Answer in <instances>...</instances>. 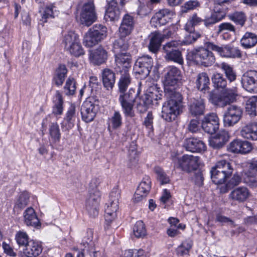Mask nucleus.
<instances>
[{"label": "nucleus", "mask_w": 257, "mask_h": 257, "mask_svg": "<svg viewBox=\"0 0 257 257\" xmlns=\"http://www.w3.org/2000/svg\"><path fill=\"white\" fill-rule=\"evenodd\" d=\"M220 21H221L217 17H216L211 13L209 16L206 17L204 19V25L206 28H209Z\"/></svg>", "instance_id": "nucleus-63"}, {"label": "nucleus", "mask_w": 257, "mask_h": 257, "mask_svg": "<svg viewBox=\"0 0 257 257\" xmlns=\"http://www.w3.org/2000/svg\"><path fill=\"white\" fill-rule=\"evenodd\" d=\"M199 157L193 155H184L181 157L172 156L174 167L180 168L187 173L196 170L199 166Z\"/></svg>", "instance_id": "nucleus-9"}, {"label": "nucleus", "mask_w": 257, "mask_h": 257, "mask_svg": "<svg viewBox=\"0 0 257 257\" xmlns=\"http://www.w3.org/2000/svg\"><path fill=\"white\" fill-rule=\"evenodd\" d=\"M241 45L245 49L253 47L257 44V35L251 32H246L240 39Z\"/></svg>", "instance_id": "nucleus-39"}, {"label": "nucleus", "mask_w": 257, "mask_h": 257, "mask_svg": "<svg viewBox=\"0 0 257 257\" xmlns=\"http://www.w3.org/2000/svg\"><path fill=\"white\" fill-rule=\"evenodd\" d=\"M210 80L207 74L203 72L198 75L196 81V88L201 91L205 93L209 90Z\"/></svg>", "instance_id": "nucleus-40"}, {"label": "nucleus", "mask_w": 257, "mask_h": 257, "mask_svg": "<svg viewBox=\"0 0 257 257\" xmlns=\"http://www.w3.org/2000/svg\"><path fill=\"white\" fill-rule=\"evenodd\" d=\"M240 134L245 139L257 141V123H251L243 126Z\"/></svg>", "instance_id": "nucleus-34"}, {"label": "nucleus", "mask_w": 257, "mask_h": 257, "mask_svg": "<svg viewBox=\"0 0 257 257\" xmlns=\"http://www.w3.org/2000/svg\"><path fill=\"white\" fill-rule=\"evenodd\" d=\"M242 111L240 107L236 105L229 106L223 114V123L225 126H231L240 119Z\"/></svg>", "instance_id": "nucleus-16"}, {"label": "nucleus", "mask_w": 257, "mask_h": 257, "mask_svg": "<svg viewBox=\"0 0 257 257\" xmlns=\"http://www.w3.org/2000/svg\"><path fill=\"white\" fill-rule=\"evenodd\" d=\"M162 94L155 86L149 88L147 92L142 98H138L136 108L140 113L146 112L150 105L157 106L162 99Z\"/></svg>", "instance_id": "nucleus-6"}, {"label": "nucleus", "mask_w": 257, "mask_h": 257, "mask_svg": "<svg viewBox=\"0 0 257 257\" xmlns=\"http://www.w3.org/2000/svg\"><path fill=\"white\" fill-rule=\"evenodd\" d=\"M202 23H204V19L199 17L196 13H194L189 18L185 25V30L194 31V27L200 25Z\"/></svg>", "instance_id": "nucleus-47"}, {"label": "nucleus", "mask_w": 257, "mask_h": 257, "mask_svg": "<svg viewBox=\"0 0 257 257\" xmlns=\"http://www.w3.org/2000/svg\"><path fill=\"white\" fill-rule=\"evenodd\" d=\"M67 69L65 65L60 64L55 71L53 81L57 86H61L67 76Z\"/></svg>", "instance_id": "nucleus-38"}, {"label": "nucleus", "mask_w": 257, "mask_h": 257, "mask_svg": "<svg viewBox=\"0 0 257 257\" xmlns=\"http://www.w3.org/2000/svg\"><path fill=\"white\" fill-rule=\"evenodd\" d=\"M131 83V78L126 70H124L118 82V101L121 107L123 114L125 118H133L136 116L134 109L135 103L137 101L140 92L134 88H130L126 92Z\"/></svg>", "instance_id": "nucleus-1"}, {"label": "nucleus", "mask_w": 257, "mask_h": 257, "mask_svg": "<svg viewBox=\"0 0 257 257\" xmlns=\"http://www.w3.org/2000/svg\"><path fill=\"white\" fill-rule=\"evenodd\" d=\"M135 25V18L131 14H125L122 17L118 28V34L120 35L121 37H127L134 30Z\"/></svg>", "instance_id": "nucleus-23"}, {"label": "nucleus", "mask_w": 257, "mask_h": 257, "mask_svg": "<svg viewBox=\"0 0 257 257\" xmlns=\"http://www.w3.org/2000/svg\"><path fill=\"white\" fill-rule=\"evenodd\" d=\"M164 39V35L158 32H155L151 34L148 48L150 52L156 54L159 51L161 43Z\"/></svg>", "instance_id": "nucleus-31"}, {"label": "nucleus", "mask_w": 257, "mask_h": 257, "mask_svg": "<svg viewBox=\"0 0 257 257\" xmlns=\"http://www.w3.org/2000/svg\"><path fill=\"white\" fill-rule=\"evenodd\" d=\"M99 109V101L91 97L84 101L81 107L82 119L88 123L94 120Z\"/></svg>", "instance_id": "nucleus-11"}, {"label": "nucleus", "mask_w": 257, "mask_h": 257, "mask_svg": "<svg viewBox=\"0 0 257 257\" xmlns=\"http://www.w3.org/2000/svg\"><path fill=\"white\" fill-rule=\"evenodd\" d=\"M152 58L149 55H144L138 58L134 66L135 73L140 75L141 79H145L151 73L153 67Z\"/></svg>", "instance_id": "nucleus-13"}, {"label": "nucleus", "mask_w": 257, "mask_h": 257, "mask_svg": "<svg viewBox=\"0 0 257 257\" xmlns=\"http://www.w3.org/2000/svg\"><path fill=\"white\" fill-rule=\"evenodd\" d=\"M30 195L27 192L22 193L17 199L14 208L23 209L26 207L29 203Z\"/></svg>", "instance_id": "nucleus-50"}, {"label": "nucleus", "mask_w": 257, "mask_h": 257, "mask_svg": "<svg viewBox=\"0 0 257 257\" xmlns=\"http://www.w3.org/2000/svg\"><path fill=\"white\" fill-rule=\"evenodd\" d=\"M151 189V180L149 176H145L143 178L142 182L140 183L137 190L139 193H145L148 195Z\"/></svg>", "instance_id": "nucleus-54"}, {"label": "nucleus", "mask_w": 257, "mask_h": 257, "mask_svg": "<svg viewBox=\"0 0 257 257\" xmlns=\"http://www.w3.org/2000/svg\"><path fill=\"white\" fill-rule=\"evenodd\" d=\"M214 86L217 89H224L227 85V81L222 74L216 73L212 78Z\"/></svg>", "instance_id": "nucleus-51"}, {"label": "nucleus", "mask_w": 257, "mask_h": 257, "mask_svg": "<svg viewBox=\"0 0 257 257\" xmlns=\"http://www.w3.org/2000/svg\"><path fill=\"white\" fill-rule=\"evenodd\" d=\"M224 174L229 179L232 175L233 171V168L231 163L225 160H222L217 162L214 166Z\"/></svg>", "instance_id": "nucleus-42"}, {"label": "nucleus", "mask_w": 257, "mask_h": 257, "mask_svg": "<svg viewBox=\"0 0 257 257\" xmlns=\"http://www.w3.org/2000/svg\"><path fill=\"white\" fill-rule=\"evenodd\" d=\"M257 171L253 170L250 168V165H249V170L245 173L243 177L244 182L251 187L257 186Z\"/></svg>", "instance_id": "nucleus-45"}, {"label": "nucleus", "mask_w": 257, "mask_h": 257, "mask_svg": "<svg viewBox=\"0 0 257 257\" xmlns=\"http://www.w3.org/2000/svg\"><path fill=\"white\" fill-rule=\"evenodd\" d=\"M119 38L114 41L113 43L112 51L114 54H118L120 53L126 52L130 44L128 40L126 37H121L120 35L118 34Z\"/></svg>", "instance_id": "nucleus-35"}, {"label": "nucleus", "mask_w": 257, "mask_h": 257, "mask_svg": "<svg viewBox=\"0 0 257 257\" xmlns=\"http://www.w3.org/2000/svg\"><path fill=\"white\" fill-rule=\"evenodd\" d=\"M210 44H214L210 41H205L204 46H200L194 47L188 52L187 59L197 65L209 67L213 64L215 57L210 48Z\"/></svg>", "instance_id": "nucleus-2"}, {"label": "nucleus", "mask_w": 257, "mask_h": 257, "mask_svg": "<svg viewBox=\"0 0 257 257\" xmlns=\"http://www.w3.org/2000/svg\"><path fill=\"white\" fill-rule=\"evenodd\" d=\"M175 14L173 10L168 9H163L156 13L151 20V23L154 25L155 27L158 25H165L169 23Z\"/></svg>", "instance_id": "nucleus-22"}, {"label": "nucleus", "mask_w": 257, "mask_h": 257, "mask_svg": "<svg viewBox=\"0 0 257 257\" xmlns=\"http://www.w3.org/2000/svg\"><path fill=\"white\" fill-rule=\"evenodd\" d=\"M235 98L236 95L234 92L232 90L227 89L220 93L210 94L209 100L213 105L223 107L233 102Z\"/></svg>", "instance_id": "nucleus-15"}, {"label": "nucleus", "mask_w": 257, "mask_h": 257, "mask_svg": "<svg viewBox=\"0 0 257 257\" xmlns=\"http://www.w3.org/2000/svg\"><path fill=\"white\" fill-rule=\"evenodd\" d=\"M24 223L27 226L38 228L41 226V222L32 207L27 208L23 213Z\"/></svg>", "instance_id": "nucleus-27"}, {"label": "nucleus", "mask_w": 257, "mask_h": 257, "mask_svg": "<svg viewBox=\"0 0 257 257\" xmlns=\"http://www.w3.org/2000/svg\"><path fill=\"white\" fill-rule=\"evenodd\" d=\"M122 118L120 112L115 110L112 115L108 119V128H111L116 130L121 127L122 124Z\"/></svg>", "instance_id": "nucleus-41"}, {"label": "nucleus", "mask_w": 257, "mask_h": 257, "mask_svg": "<svg viewBox=\"0 0 257 257\" xmlns=\"http://www.w3.org/2000/svg\"><path fill=\"white\" fill-rule=\"evenodd\" d=\"M42 250L41 243L32 239L25 246L23 252L26 257H37L42 253Z\"/></svg>", "instance_id": "nucleus-29"}, {"label": "nucleus", "mask_w": 257, "mask_h": 257, "mask_svg": "<svg viewBox=\"0 0 257 257\" xmlns=\"http://www.w3.org/2000/svg\"><path fill=\"white\" fill-rule=\"evenodd\" d=\"M155 172L157 175V179L161 184H165L169 183V177L162 168L159 167H155Z\"/></svg>", "instance_id": "nucleus-61"}, {"label": "nucleus", "mask_w": 257, "mask_h": 257, "mask_svg": "<svg viewBox=\"0 0 257 257\" xmlns=\"http://www.w3.org/2000/svg\"><path fill=\"white\" fill-rule=\"evenodd\" d=\"M122 8H120L116 0H111L107 3L104 19L106 22H117L121 16Z\"/></svg>", "instance_id": "nucleus-20"}, {"label": "nucleus", "mask_w": 257, "mask_h": 257, "mask_svg": "<svg viewBox=\"0 0 257 257\" xmlns=\"http://www.w3.org/2000/svg\"><path fill=\"white\" fill-rule=\"evenodd\" d=\"M97 20L95 6L93 1L85 3L81 9L80 22L82 25L89 27Z\"/></svg>", "instance_id": "nucleus-14"}, {"label": "nucleus", "mask_w": 257, "mask_h": 257, "mask_svg": "<svg viewBox=\"0 0 257 257\" xmlns=\"http://www.w3.org/2000/svg\"><path fill=\"white\" fill-rule=\"evenodd\" d=\"M189 32L184 38L182 42H180L181 45H188L191 44L197 41L201 36V34L194 31L186 30Z\"/></svg>", "instance_id": "nucleus-52"}, {"label": "nucleus", "mask_w": 257, "mask_h": 257, "mask_svg": "<svg viewBox=\"0 0 257 257\" xmlns=\"http://www.w3.org/2000/svg\"><path fill=\"white\" fill-rule=\"evenodd\" d=\"M205 109V104L203 99L199 98L190 99L188 104V110L190 115L197 117L203 115Z\"/></svg>", "instance_id": "nucleus-25"}, {"label": "nucleus", "mask_w": 257, "mask_h": 257, "mask_svg": "<svg viewBox=\"0 0 257 257\" xmlns=\"http://www.w3.org/2000/svg\"><path fill=\"white\" fill-rule=\"evenodd\" d=\"M15 239L19 246H24L25 247L29 242V236L26 232L19 231L16 234Z\"/></svg>", "instance_id": "nucleus-60"}, {"label": "nucleus", "mask_w": 257, "mask_h": 257, "mask_svg": "<svg viewBox=\"0 0 257 257\" xmlns=\"http://www.w3.org/2000/svg\"><path fill=\"white\" fill-rule=\"evenodd\" d=\"M107 52L102 46H99L97 49L91 51L90 54L91 61L97 65L104 63L107 59Z\"/></svg>", "instance_id": "nucleus-30"}, {"label": "nucleus", "mask_w": 257, "mask_h": 257, "mask_svg": "<svg viewBox=\"0 0 257 257\" xmlns=\"http://www.w3.org/2000/svg\"><path fill=\"white\" fill-rule=\"evenodd\" d=\"M120 197V193L118 189L113 188L110 193L109 200V202L111 203L112 210H110L109 208H107L105 211V226L104 227L106 229H109L111 223L117 216L116 212L118 209V200Z\"/></svg>", "instance_id": "nucleus-12"}, {"label": "nucleus", "mask_w": 257, "mask_h": 257, "mask_svg": "<svg viewBox=\"0 0 257 257\" xmlns=\"http://www.w3.org/2000/svg\"><path fill=\"white\" fill-rule=\"evenodd\" d=\"M249 196L248 189L244 187H237L233 190L229 195V198L238 202H243Z\"/></svg>", "instance_id": "nucleus-33"}, {"label": "nucleus", "mask_w": 257, "mask_h": 257, "mask_svg": "<svg viewBox=\"0 0 257 257\" xmlns=\"http://www.w3.org/2000/svg\"><path fill=\"white\" fill-rule=\"evenodd\" d=\"M115 61L119 67H122L125 69L130 68L131 66L132 56L129 53L123 52L115 54Z\"/></svg>", "instance_id": "nucleus-37"}, {"label": "nucleus", "mask_w": 257, "mask_h": 257, "mask_svg": "<svg viewBox=\"0 0 257 257\" xmlns=\"http://www.w3.org/2000/svg\"><path fill=\"white\" fill-rule=\"evenodd\" d=\"M167 101L162 107V117L168 122L175 119L182 106L183 97L181 93H176L171 96H166Z\"/></svg>", "instance_id": "nucleus-4"}, {"label": "nucleus", "mask_w": 257, "mask_h": 257, "mask_svg": "<svg viewBox=\"0 0 257 257\" xmlns=\"http://www.w3.org/2000/svg\"><path fill=\"white\" fill-rule=\"evenodd\" d=\"M183 146L187 151L192 153H201L205 151L206 148L203 141L194 138L186 139Z\"/></svg>", "instance_id": "nucleus-26"}, {"label": "nucleus", "mask_w": 257, "mask_h": 257, "mask_svg": "<svg viewBox=\"0 0 257 257\" xmlns=\"http://www.w3.org/2000/svg\"><path fill=\"white\" fill-rule=\"evenodd\" d=\"M97 238L93 236V231L91 229H87L83 235L80 243V245L83 248H81V251H78L76 257H84L85 251L97 246Z\"/></svg>", "instance_id": "nucleus-21"}, {"label": "nucleus", "mask_w": 257, "mask_h": 257, "mask_svg": "<svg viewBox=\"0 0 257 257\" xmlns=\"http://www.w3.org/2000/svg\"><path fill=\"white\" fill-rule=\"evenodd\" d=\"M133 232L137 238L143 237L146 234V229L144 222L141 221H138L133 227Z\"/></svg>", "instance_id": "nucleus-53"}, {"label": "nucleus", "mask_w": 257, "mask_h": 257, "mask_svg": "<svg viewBox=\"0 0 257 257\" xmlns=\"http://www.w3.org/2000/svg\"><path fill=\"white\" fill-rule=\"evenodd\" d=\"M241 83L242 87L247 91L257 93V71H246L241 77Z\"/></svg>", "instance_id": "nucleus-17"}, {"label": "nucleus", "mask_w": 257, "mask_h": 257, "mask_svg": "<svg viewBox=\"0 0 257 257\" xmlns=\"http://www.w3.org/2000/svg\"><path fill=\"white\" fill-rule=\"evenodd\" d=\"M257 96L250 97L246 101L245 110L250 116H255L257 113Z\"/></svg>", "instance_id": "nucleus-46"}, {"label": "nucleus", "mask_w": 257, "mask_h": 257, "mask_svg": "<svg viewBox=\"0 0 257 257\" xmlns=\"http://www.w3.org/2000/svg\"><path fill=\"white\" fill-rule=\"evenodd\" d=\"M180 45L181 43L179 41H171L163 46L164 58L166 61L174 62L180 65L183 64L182 52L178 48Z\"/></svg>", "instance_id": "nucleus-10"}, {"label": "nucleus", "mask_w": 257, "mask_h": 257, "mask_svg": "<svg viewBox=\"0 0 257 257\" xmlns=\"http://www.w3.org/2000/svg\"><path fill=\"white\" fill-rule=\"evenodd\" d=\"M53 101L54 103L53 112L56 115H60L63 110V100L62 96L59 91H57L53 97Z\"/></svg>", "instance_id": "nucleus-44"}, {"label": "nucleus", "mask_w": 257, "mask_h": 257, "mask_svg": "<svg viewBox=\"0 0 257 257\" xmlns=\"http://www.w3.org/2000/svg\"><path fill=\"white\" fill-rule=\"evenodd\" d=\"M107 28L101 24H95L85 34L83 44L87 47H92L106 38Z\"/></svg>", "instance_id": "nucleus-7"}, {"label": "nucleus", "mask_w": 257, "mask_h": 257, "mask_svg": "<svg viewBox=\"0 0 257 257\" xmlns=\"http://www.w3.org/2000/svg\"><path fill=\"white\" fill-rule=\"evenodd\" d=\"M139 5L137 10V15L141 18L149 16L152 12V7L151 5L147 3L145 4L140 1Z\"/></svg>", "instance_id": "nucleus-57"}, {"label": "nucleus", "mask_w": 257, "mask_h": 257, "mask_svg": "<svg viewBox=\"0 0 257 257\" xmlns=\"http://www.w3.org/2000/svg\"><path fill=\"white\" fill-rule=\"evenodd\" d=\"M49 134L51 139L54 142L59 141L61 138V133L58 124L53 122L49 126Z\"/></svg>", "instance_id": "nucleus-58"}, {"label": "nucleus", "mask_w": 257, "mask_h": 257, "mask_svg": "<svg viewBox=\"0 0 257 257\" xmlns=\"http://www.w3.org/2000/svg\"><path fill=\"white\" fill-rule=\"evenodd\" d=\"M241 177L237 174H234L233 176L230 178L227 182L225 185V189L223 190L221 189L222 192H227L229 189L234 188L235 186H237L241 182Z\"/></svg>", "instance_id": "nucleus-59"}, {"label": "nucleus", "mask_w": 257, "mask_h": 257, "mask_svg": "<svg viewBox=\"0 0 257 257\" xmlns=\"http://www.w3.org/2000/svg\"><path fill=\"white\" fill-rule=\"evenodd\" d=\"M227 32L235 33V27L229 22L222 23L218 25L216 31V33L218 35L221 33H226Z\"/></svg>", "instance_id": "nucleus-55"}, {"label": "nucleus", "mask_w": 257, "mask_h": 257, "mask_svg": "<svg viewBox=\"0 0 257 257\" xmlns=\"http://www.w3.org/2000/svg\"><path fill=\"white\" fill-rule=\"evenodd\" d=\"M76 81L72 77H69L64 87V91L67 95H72L76 91Z\"/></svg>", "instance_id": "nucleus-56"}, {"label": "nucleus", "mask_w": 257, "mask_h": 257, "mask_svg": "<svg viewBox=\"0 0 257 257\" xmlns=\"http://www.w3.org/2000/svg\"><path fill=\"white\" fill-rule=\"evenodd\" d=\"M227 17L229 20L240 27L244 26L247 19L246 13L242 11H235L228 14Z\"/></svg>", "instance_id": "nucleus-36"}, {"label": "nucleus", "mask_w": 257, "mask_h": 257, "mask_svg": "<svg viewBox=\"0 0 257 257\" xmlns=\"http://www.w3.org/2000/svg\"><path fill=\"white\" fill-rule=\"evenodd\" d=\"M219 126V119L215 113L207 114L201 122V127L204 131L208 134H213L218 130Z\"/></svg>", "instance_id": "nucleus-18"}, {"label": "nucleus", "mask_w": 257, "mask_h": 257, "mask_svg": "<svg viewBox=\"0 0 257 257\" xmlns=\"http://www.w3.org/2000/svg\"><path fill=\"white\" fill-rule=\"evenodd\" d=\"M181 71L176 67L170 66L165 75L164 92L165 96H171L176 93H180L177 88L181 83Z\"/></svg>", "instance_id": "nucleus-5"}, {"label": "nucleus", "mask_w": 257, "mask_h": 257, "mask_svg": "<svg viewBox=\"0 0 257 257\" xmlns=\"http://www.w3.org/2000/svg\"><path fill=\"white\" fill-rule=\"evenodd\" d=\"M63 43L65 49L75 57H78L84 54V51L80 44L79 36L70 31L64 37Z\"/></svg>", "instance_id": "nucleus-8"}, {"label": "nucleus", "mask_w": 257, "mask_h": 257, "mask_svg": "<svg viewBox=\"0 0 257 257\" xmlns=\"http://www.w3.org/2000/svg\"><path fill=\"white\" fill-rule=\"evenodd\" d=\"M229 139L228 132L224 130H221L209 139V146L214 149H220L225 146Z\"/></svg>", "instance_id": "nucleus-24"}, {"label": "nucleus", "mask_w": 257, "mask_h": 257, "mask_svg": "<svg viewBox=\"0 0 257 257\" xmlns=\"http://www.w3.org/2000/svg\"><path fill=\"white\" fill-rule=\"evenodd\" d=\"M145 251L141 249H128L124 251L122 257H140L143 255Z\"/></svg>", "instance_id": "nucleus-64"}, {"label": "nucleus", "mask_w": 257, "mask_h": 257, "mask_svg": "<svg viewBox=\"0 0 257 257\" xmlns=\"http://www.w3.org/2000/svg\"><path fill=\"white\" fill-rule=\"evenodd\" d=\"M204 176L200 170H198L194 173L193 177H192V181L194 185L198 187H202L204 184Z\"/></svg>", "instance_id": "nucleus-62"}, {"label": "nucleus", "mask_w": 257, "mask_h": 257, "mask_svg": "<svg viewBox=\"0 0 257 257\" xmlns=\"http://www.w3.org/2000/svg\"><path fill=\"white\" fill-rule=\"evenodd\" d=\"M209 45L213 51L217 52L221 57L233 58L241 57V52L237 47H232L230 45L222 47L215 44H210Z\"/></svg>", "instance_id": "nucleus-19"}, {"label": "nucleus", "mask_w": 257, "mask_h": 257, "mask_svg": "<svg viewBox=\"0 0 257 257\" xmlns=\"http://www.w3.org/2000/svg\"><path fill=\"white\" fill-rule=\"evenodd\" d=\"M210 173L212 181L215 184H222L228 179L224 174L222 173L215 166L212 168Z\"/></svg>", "instance_id": "nucleus-43"}, {"label": "nucleus", "mask_w": 257, "mask_h": 257, "mask_svg": "<svg viewBox=\"0 0 257 257\" xmlns=\"http://www.w3.org/2000/svg\"><path fill=\"white\" fill-rule=\"evenodd\" d=\"M103 86L108 90H111L115 82V74L113 70L106 68L102 72Z\"/></svg>", "instance_id": "nucleus-32"}, {"label": "nucleus", "mask_w": 257, "mask_h": 257, "mask_svg": "<svg viewBox=\"0 0 257 257\" xmlns=\"http://www.w3.org/2000/svg\"><path fill=\"white\" fill-rule=\"evenodd\" d=\"M77 114L78 113L76 111L75 105L71 104L68 108L65 117L61 123L62 127L67 130L72 128L74 125Z\"/></svg>", "instance_id": "nucleus-28"}, {"label": "nucleus", "mask_w": 257, "mask_h": 257, "mask_svg": "<svg viewBox=\"0 0 257 257\" xmlns=\"http://www.w3.org/2000/svg\"><path fill=\"white\" fill-rule=\"evenodd\" d=\"M201 7V3L198 0H189L186 2L181 7L182 13H187L189 11L197 10Z\"/></svg>", "instance_id": "nucleus-49"}, {"label": "nucleus", "mask_w": 257, "mask_h": 257, "mask_svg": "<svg viewBox=\"0 0 257 257\" xmlns=\"http://www.w3.org/2000/svg\"><path fill=\"white\" fill-rule=\"evenodd\" d=\"M99 178H93L89 183V196L86 202V208L90 216L95 217L98 214V207L100 200L99 186L101 183Z\"/></svg>", "instance_id": "nucleus-3"}, {"label": "nucleus", "mask_w": 257, "mask_h": 257, "mask_svg": "<svg viewBox=\"0 0 257 257\" xmlns=\"http://www.w3.org/2000/svg\"><path fill=\"white\" fill-rule=\"evenodd\" d=\"M220 68L223 70L226 77L230 82L235 80L236 78V72L230 65L223 62L220 64Z\"/></svg>", "instance_id": "nucleus-48"}]
</instances>
